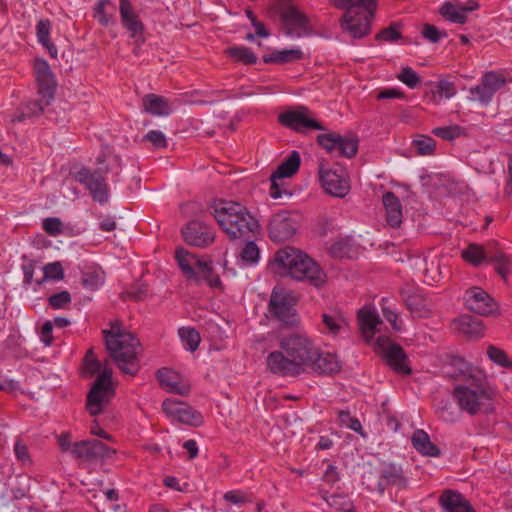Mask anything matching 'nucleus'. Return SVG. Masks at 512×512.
Here are the masks:
<instances>
[{
  "label": "nucleus",
  "mask_w": 512,
  "mask_h": 512,
  "mask_svg": "<svg viewBox=\"0 0 512 512\" xmlns=\"http://www.w3.org/2000/svg\"><path fill=\"white\" fill-rule=\"evenodd\" d=\"M273 272L288 275L297 281H306L321 287L327 280L326 273L317 262L302 251L293 247L279 249L270 263Z\"/></svg>",
  "instance_id": "nucleus-1"
},
{
  "label": "nucleus",
  "mask_w": 512,
  "mask_h": 512,
  "mask_svg": "<svg viewBox=\"0 0 512 512\" xmlns=\"http://www.w3.org/2000/svg\"><path fill=\"white\" fill-rule=\"evenodd\" d=\"M212 209V215L231 240H248L258 231L257 220L238 202L220 201Z\"/></svg>",
  "instance_id": "nucleus-2"
},
{
  "label": "nucleus",
  "mask_w": 512,
  "mask_h": 512,
  "mask_svg": "<svg viewBox=\"0 0 512 512\" xmlns=\"http://www.w3.org/2000/svg\"><path fill=\"white\" fill-rule=\"evenodd\" d=\"M106 348L118 368L125 374L134 376L139 364L137 348L139 340L130 332H121L120 323L112 324L110 330H103Z\"/></svg>",
  "instance_id": "nucleus-3"
},
{
  "label": "nucleus",
  "mask_w": 512,
  "mask_h": 512,
  "mask_svg": "<svg viewBox=\"0 0 512 512\" xmlns=\"http://www.w3.org/2000/svg\"><path fill=\"white\" fill-rule=\"evenodd\" d=\"M331 2L336 8L345 10L340 21L344 32L356 39L370 33L377 0H331Z\"/></svg>",
  "instance_id": "nucleus-4"
},
{
  "label": "nucleus",
  "mask_w": 512,
  "mask_h": 512,
  "mask_svg": "<svg viewBox=\"0 0 512 512\" xmlns=\"http://www.w3.org/2000/svg\"><path fill=\"white\" fill-rule=\"evenodd\" d=\"M454 397L461 410L470 415L488 414L494 411V393L487 383L469 374L465 384L454 389Z\"/></svg>",
  "instance_id": "nucleus-5"
},
{
  "label": "nucleus",
  "mask_w": 512,
  "mask_h": 512,
  "mask_svg": "<svg viewBox=\"0 0 512 512\" xmlns=\"http://www.w3.org/2000/svg\"><path fill=\"white\" fill-rule=\"evenodd\" d=\"M34 74L38 87V95L41 99L28 102L22 108L20 114L12 119L13 122H20L26 118L40 115L44 108L54 99L56 80L46 60L41 58L35 59Z\"/></svg>",
  "instance_id": "nucleus-6"
},
{
  "label": "nucleus",
  "mask_w": 512,
  "mask_h": 512,
  "mask_svg": "<svg viewBox=\"0 0 512 512\" xmlns=\"http://www.w3.org/2000/svg\"><path fill=\"white\" fill-rule=\"evenodd\" d=\"M280 348L297 364L301 372H304L317 356V348L305 334L301 333L284 336L280 341Z\"/></svg>",
  "instance_id": "nucleus-7"
},
{
  "label": "nucleus",
  "mask_w": 512,
  "mask_h": 512,
  "mask_svg": "<svg viewBox=\"0 0 512 512\" xmlns=\"http://www.w3.org/2000/svg\"><path fill=\"white\" fill-rule=\"evenodd\" d=\"M494 249V243H489L487 247L470 244L462 251V257L474 266H478L484 260L494 263L497 273L505 279L511 271V261L506 254Z\"/></svg>",
  "instance_id": "nucleus-8"
},
{
  "label": "nucleus",
  "mask_w": 512,
  "mask_h": 512,
  "mask_svg": "<svg viewBox=\"0 0 512 512\" xmlns=\"http://www.w3.org/2000/svg\"><path fill=\"white\" fill-rule=\"evenodd\" d=\"M278 122L297 133H306L309 130H321L326 128L312 116V112L303 105L293 106L278 115Z\"/></svg>",
  "instance_id": "nucleus-9"
},
{
  "label": "nucleus",
  "mask_w": 512,
  "mask_h": 512,
  "mask_svg": "<svg viewBox=\"0 0 512 512\" xmlns=\"http://www.w3.org/2000/svg\"><path fill=\"white\" fill-rule=\"evenodd\" d=\"M318 173L321 185L328 194L344 198L349 193L350 182L343 167L339 165L328 167L324 161H320Z\"/></svg>",
  "instance_id": "nucleus-10"
},
{
  "label": "nucleus",
  "mask_w": 512,
  "mask_h": 512,
  "mask_svg": "<svg viewBox=\"0 0 512 512\" xmlns=\"http://www.w3.org/2000/svg\"><path fill=\"white\" fill-rule=\"evenodd\" d=\"M299 228V217L288 211L274 214L268 223L269 238L275 243L291 239Z\"/></svg>",
  "instance_id": "nucleus-11"
},
{
  "label": "nucleus",
  "mask_w": 512,
  "mask_h": 512,
  "mask_svg": "<svg viewBox=\"0 0 512 512\" xmlns=\"http://www.w3.org/2000/svg\"><path fill=\"white\" fill-rule=\"evenodd\" d=\"M384 359L394 371L402 374H410L411 368L406 363V354L403 348L392 342L388 337L379 336L376 340Z\"/></svg>",
  "instance_id": "nucleus-12"
},
{
  "label": "nucleus",
  "mask_w": 512,
  "mask_h": 512,
  "mask_svg": "<svg viewBox=\"0 0 512 512\" xmlns=\"http://www.w3.org/2000/svg\"><path fill=\"white\" fill-rule=\"evenodd\" d=\"M78 182L83 184L90 192L93 200L105 204L108 202L109 191L104 176L99 171L81 168L75 175Z\"/></svg>",
  "instance_id": "nucleus-13"
},
{
  "label": "nucleus",
  "mask_w": 512,
  "mask_h": 512,
  "mask_svg": "<svg viewBox=\"0 0 512 512\" xmlns=\"http://www.w3.org/2000/svg\"><path fill=\"white\" fill-rule=\"evenodd\" d=\"M317 143L328 152L337 151L339 156L352 158L358 151L356 138L343 137L336 133L319 134Z\"/></svg>",
  "instance_id": "nucleus-14"
},
{
  "label": "nucleus",
  "mask_w": 512,
  "mask_h": 512,
  "mask_svg": "<svg viewBox=\"0 0 512 512\" xmlns=\"http://www.w3.org/2000/svg\"><path fill=\"white\" fill-rule=\"evenodd\" d=\"M464 299L466 307L470 311L482 316L494 315L498 310L494 299L479 287H473L467 290Z\"/></svg>",
  "instance_id": "nucleus-15"
},
{
  "label": "nucleus",
  "mask_w": 512,
  "mask_h": 512,
  "mask_svg": "<svg viewBox=\"0 0 512 512\" xmlns=\"http://www.w3.org/2000/svg\"><path fill=\"white\" fill-rule=\"evenodd\" d=\"M182 235L187 244L199 248L211 245L215 239L213 228L198 220L190 221L182 229Z\"/></svg>",
  "instance_id": "nucleus-16"
},
{
  "label": "nucleus",
  "mask_w": 512,
  "mask_h": 512,
  "mask_svg": "<svg viewBox=\"0 0 512 512\" xmlns=\"http://www.w3.org/2000/svg\"><path fill=\"white\" fill-rule=\"evenodd\" d=\"M115 453L116 451L114 449L108 447L103 442L96 439L75 442L71 449V454L75 458L86 460H99L108 458Z\"/></svg>",
  "instance_id": "nucleus-17"
},
{
  "label": "nucleus",
  "mask_w": 512,
  "mask_h": 512,
  "mask_svg": "<svg viewBox=\"0 0 512 512\" xmlns=\"http://www.w3.org/2000/svg\"><path fill=\"white\" fill-rule=\"evenodd\" d=\"M119 12L121 22L124 28L129 32L130 38L135 41L136 46L143 44L145 42L144 24L134 12L129 0H120Z\"/></svg>",
  "instance_id": "nucleus-18"
},
{
  "label": "nucleus",
  "mask_w": 512,
  "mask_h": 512,
  "mask_svg": "<svg viewBox=\"0 0 512 512\" xmlns=\"http://www.w3.org/2000/svg\"><path fill=\"white\" fill-rule=\"evenodd\" d=\"M506 83V78L501 73L489 71L483 75L480 85L470 88V94L481 103L488 104L492 96Z\"/></svg>",
  "instance_id": "nucleus-19"
},
{
  "label": "nucleus",
  "mask_w": 512,
  "mask_h": 512,
  "mask_svg": "<svg viewBox=\"0 0 512 512\" xmlns=\"http://www.w3.org/2000/svg\"><path fill=\"white\" fill-rule=\"evenodd\" d=\"M163 411L179 422L191 426H200L203 423L202 415L191 406L179 401L167 399L162 404Z\"/></svg>",
  "instance_id": "nucleus-20"
},
{
  "label": "nucleus",
  "mask_w": 512,
  "mask_h": 512,
  "mask_svg": "<svg viewBox=\"0 0 512 512\" xmlns=\"http://www.w3.org/2000/svg\"><path fill=\"white\" fill-rule=\"evenodd\" d=\"M270 313L286 326H293L297 323V315L293 305L289 302L288 296L273 291L270 303Z\"/></svg>",
  "instance_id": "nucleus-21"
},
{
  "label": "nucleus",
  "mask_w": 512,
  "mask_h": 512,
  "mask_svg": "<svg viewBox=\"0 0 512 512\" xmlns=\"http://www.w3.org/2000/svg\"><path fill=\"white\" fill-rule=\"evenodd\" d=\"M267 366L274 374L297 376L302 372L297 364L284 351H273L267 357Z\"/></svg>",
  "instance_id": "nucleus-22"
},
{
  "label": "nucleus",
  "mask_w": 512,
  "mask_h": 512,
  "mask_svg": "<svg viewBox=\"0 0 512 512\" xmlns=\"http://www.w3.org/2000/svg\"><path fill=\"white\" fill-rule=\"evenodd\" d=\"M114 396L112 387L99 385L96 388V383H93L87 395L86 409L92 416L99 415L103 412V407Z\"/></svg>",
  "instance_id": "nucleus-23"
},
{
  "label": "nucleus",
  "mask_w": 512,
  "mask_h": 512,
  "mask_svg": "<svg viewBox=\"0 0 512 512\" xmlns=\"http://www.w3.org/2000/svg\"><path fill=\"white\" fill-rule=\"evenodd\" d=\"M177 263L188 280H193L197 284L201 283V278L198 276L199 266L203 260L195 254L179 248L175 252Z\"/></svg>",
  "instance_id": "nucleus-24"
},
{
  "label": "nucleus",
  "mask_w": 512,
  "mask_h": 512,
  "mask_svg": "<svg viewBox=\"0 0 512 512\" xmlns=\"http://www.w3.org/2000/svg\"><path fill=\"white\" fill-rule=\"evenodd\" d=\"M156 376L160 385L168 392L186 395L190 390L189 385L181 381L180 375L171 369L161 368L157 371Z\"/></svg>",
  "instance_id": "nucleus-25"
},
{
  "label": "nucleus",
  "mask_w": 512,
  "mask_h": 512,
  "mask_svg": "<svg viewBox=\"0 0 512 512\" xmlns=\"http://www.w3.org/2000/svg\"><path fill=\"white\" fill-rule=\"evenodd\" d=\"M446 512H475L470 502L459 492L445 490L439 499Z\"/></svg>",
  "instance_id": "nucleus-26"
},
{
  "label": "nucleus",
  "mask_w": 512,
  "mask_h": 512,
  "mask_svg": "<svg viewBox=\"0 0 512 512\" xmlns=\"http://www.w3.org/2000/svg\"><path fill=\"white\" fill-rule=\"evenodd\" d=\"M382 202L386 211L387 223L392 228H397L402 223V205L399 198L393 192H386L382 196Z\"/></svg>",
  "instance_id": "nucleus-27"
},
{
  "label": "nucleus",
  "mask_w": 512,
  "mask_h": 512,
  "mask_svg": "<svg viewBox=\"0 0 512 512\" xmlns=\"http://www.w3.org/2000/svg\"><path fill=\"white\" fill-rule=\"evenodd\" d=\"M281 19L289 35L294 34L295 28L306 29L309 24L308 17L293 5H288L282 10Z\"/></svg>",
  "instance_id": "nucleus-28"
},
{
  "label": "nucleus",
  "mask_w": 512,
  "mask_h": 512,
  "mask_svg": "<svg viewBox=\"0 0 512 512\" xmlns=\"http://www.w3.org/2000/svg\"><path fill=\"white\" fill-rule=\"evenodd\" d=\"M308 367L320 374L332 375L340 371V364L336 355L331 353H320L317 349V356L312 359Z\"/></svg>",
  "instance_id": "nucleus-29"
},
{
  "label": "nucleus",
  "mask_w": 512,
  "mask_h": 512,
  "mask_svg": "<svg viewBox=\"0 0 512 512\" xmlns=\"http://www.w3.org/2000/svg\"><path fill=\"white\" fill-rule=\"evenodd\" d=\"M144 111L156 116H168L172 109L169 101L157 94H147L142 98Z\"/></svg>",
  "instance_id": "nucleus-30"
},
{
  "label": "nucleus",
  "mask_w": 512,
  "mask_h": 512,
  "mask_svg": "<svg viewBox=\"0 0 512 512\" xmlns=\"http://www.w3.org/2000/svg\"><path fill=\"white\" fill-rule=\"evenodd\" d=\"M359 327L364 337L369 340L375 334L377 326L382 324L379 316L370 308H362L358 313Z\"/></svg>",
  "instance_id": "nucleus-31"
},
{
  "label": "nucleus",
  "mask_w": 512,
  "mask_h": 512,
  "mask_svg": "<svg viewBox=\"0 0 512 512\" xmlns=\"http://www.w3.org/2000/svg\"><path fill=\"white\" fill-rule=\"evenodd\" d=\"M411 442L416 451L424 456L437 457L440 455V449L431 442L429 435L422 429L413 433Z\"/></svg>",
  "instance_id": "nucleus-32"
},
{
  "label": "nucleus",
  "mask_w": 512,
  "mask_h": 512,
  "mask_svg": "<svg viewBox=\"0 0 512 512\" xmlns=\"http://www.w3.org/2000/svg\"><path fill=\"white\" fill-rule=\"evenodd\" d=\"M457 329L467 336L479 337L483 335L484 325L477 317L462 315L457 320Z\"/></svg>",
  "instance_id": "nucleus-33"
},
{
  "label": "nucleus",
  "mask_w": 512,
  "mask_h": 512,
  "mask_svg": "<svg viewBox=\"0 0 512 512\" xmlns=\"http://www.w3.org/2000/svg\"><path fill=\"white\" fill-rule=\"evenodd\" d=\"M97 165L98 167L95 171H99V174L102 176L111 173L118 177L122 167L120 157L112 153L100 155L97 158Z\"/></svg>",
  "instance_id": "nucleus-34"
},
{
  "label": "nucleus",
  "mask_w": 512,
  "mask_h": 512,
  "mask_svg": "<svg viewBox=\"0 0 512 512\" xmlns=\"http://www.w3.org/2000/svg\"><path fill=\"white\" fill-rule=\"evenodd\" d=\"M318 492L321 498L326 501L330 507H333L342 512H355V506L353 502L346 495L333 494L329 496L328 490L322 487L319 488Z\"/></svg>",
  "instance_id": "nucleus-35"
},
{
  "label": "nucleus",
  "mask_w": 512,
  "mask_h": 512,
  "mask_svg": "<svg viewBox=\"0 0 512 512\" xmlns=\"http://www.w3.org/2000/svg\"><path fill=\"white\" fill-rule=\"evenodd\" d=\"M301 163L299 152L292 151L290 155L278 166L272 174L274 178H289L297 173Z\"/></svg>",
  "instance_id": "nucleus-36"
},
{
  "label": "nucleus",
  "mask_w": 512,
  "mask_h": 512,
  "mask_svg": "<svg viewBox=\"0 0 512 512\" xmlns=\"http://www.w3.org/2000/svg\"><path fill=\"white\" fill-rule=\"evenodd\" d=\"M405 303L407 308L415 317H426L430 313L429 309L427 308L426 300L421 295H408L405 298Z\"/></svg>",
  "instance_id": "nucleus-37"
},
{
  "label": "nucleus",
  "mask_w": 512,
  "mask_h": 512,
  "mask_svg": "<svg viewBox=\"0 0 512 512\" xmlns=\"http://www.w3.org/2000/svg\"><path fill=\"white\" fill-rule=\"evenodd\" d=\"M440 14L446 18L447 20L457 23V24H465L467 21V16L461 12V9L458 3L453 4L451 2H445L440 8Z\"/></svg>",
  "instance_id": "nucleus-38"
},
{
  "label": "nucleus",
  "mask_w": 512,
  "mask_h": 512,
  "mask_svg": "<svg viewBox=\"0 0 512 512\" xmlns=\"http://www.w3.org/2000/svg\"><path fill=\"white\" fill-rule=\"evenodd\" d=\"M322 323L325 329L334 335L338 334L347 324L345 318L337 312L324 313Z\"/></svg>",
  "instance_id": "nucleus-39"
},
{
  "label": "nucleus",
  "mask_w": 512,
  "mask_h": 512,
  "mask_svg": "<svg viewBox=\"0 0 512 512\" xmlns=\"http://www.w3.org/2000/svg\"><path fill=\"white\" fill-rule=\"evenodd\" d=\"M107 6L115 10V6L110 0H99L94 7V17L102 26H108L110 23H114V16L107 12Z\"/></svg>",
  "instance_id": "nucleus-40"
},
{
  "label": "nucleus",
  "mask_w": 512,
  "mask_h": 512,
  "mask_svg": "<svg viewBox=\"0 0 512 512\" xmlns=\"http://www.w3.org/2000/svg\"><path fill=\"white\" fill-rule=\"evenodd\" d=\"M198 276L201 278V281L205 280L212 288H216L221 285L219 276L214 272L211 264L207 261L203 260L201 266H199Z\"/></svg>",
  "instance_id": "nucleus-41"
},
{
  "label": "nucleus",
  "mask_w": 512,
  "mask_h": 512,
  "mask_svg": "<svg viewBox=\"0 0 512 512\" xmlns=\"http://www.w3.org/2000/svg\"><path fill=\"white\" fill-rule=\"evenodd\" d=\"M418 155H432L436 148V141L428 136L421 135L413 141Z\"/></svg>",
  "instance_id": "nucleus-42"
},
{
  "label": "nucleus",
  "mask_w": 512,
  "mask_h": 512,
  "mask_svg": "<svg viewBox=\"0 0 512 512\" xmlns=\"http://www.w3.org/2000/svg\"><path fill=\"white\" fill-rule=\"evenodd\" d=\"M230 57L245 64L256 63V55L247 47H232L227 50Z\"/></svg>",
  "instance_id": "nucleus-43"
},
{
  "label": "nucleus",
  "mask_w": 512,
  "mask_h": 512,
  "mask_svg": "<svg viewBox=\"0 0 512 512\" xmlns=\"http://www.w3.org/2000/svg\"><path fill=\"white\" fill-rule=\"evenodd\" d=\"M179 335L192 352L198 348L201 338L196 329L182 327L179 329Z\"/></svg>",
  "instance_id": "nucleus-44"
},
{
  "label": "nucleus",
  "mask_w": 512,
  "mask_h": 512,
  "mask_svg": "<svg viewBox=\"0 0 512 512\" xmlns=\"http://www.w3.org/2000/svg\"><path fill=\"white\" fill-rule=\"evenodd\" d=\"M44 276L38 280V284H42L46 279L62 280L64 278V271L60 262L48 263L43 267Z\"/></svg>",
  "instance_id": "nucleus-45"
},
{
  "label": "nucleus",
  "mask_w": 512,
  "mask_h": 512,
  "mask_svg": "<svg viewBox=\"0 0 512 512\" xmlns=\"http://www.w3.org/2000/svg\"><path fill=\"white\" fill-rule=\"evenodd\" d=\"M245 241L246 244L240 253L241 259L250 264L257 263L260 257V250L258 246L254 241H251L250 239Z\"/></svg>",
  "instance_id": "nucleus-46"
},
{
  "label": "nucleus",
  "mask_w": 512,
  "mask_h": 512,
  "mask_svg": "<svg viewBox=\"0 0 512 512\" xmlns=\"http://www.w3.org/2000/svg\"><path fill=\"white\" fill-rule=\"evenodd\" d=\"M487 355L494 363L505 368H512V361L508 359L505 351L491 345L487 348Z\"/></svg>",
  "instance_id": "nucleus-47"
},
{
  "label": "nucleus",
  "mask_w": 512,
  "mask_h": 512,
  "mask_svg": "<svg viewBox=\"0 0 512 512\" xmlns=\"http://www.w3.org/2000/svg\"><path fill=\"white\" fill-rule=\"evenodd\" d=\"M338 418L341 424L365 437L360 421L352 417L349 411H339Z\"/></svg>",
  "instance_id": "nucleus-48"
},
{
  "label": "nucleus",
  "mask_w": 512,
  "mask_h": 512,
  "mask_svg": "<svg viewBox=\"0 0 512 512\" xmlns=\"http://www.w3.org/2000/svg\"><path fill=\"white\" fill-rule=\"evenodd\" d=\"M397 78L409 88H415L421 81L419 75L410 67H404Z\"/></svg>",
  "instance_id": "nucleus-49"
},
{
  "label": "nucleus",
  "mask_w": 512,
  "mask_h": 512,
  "mask_svg": "<svg viewBox=\"0 0 512 512\" xmlns=\"http://www.w3.org/2000/svg\"><path fill=\"white\" fill-rule=\"evenodd\" d=\"M51 22L49 19H41L36 25V36L40 44L50 41Z\"/></svg>",
  "instance_id": "nucleus-50"
},
{
  "label": "nucleus",
  "mask_w": 512,
  "mask_h": 512,
  "mask_svg": "<svg viewBox=\"0 0 512 512\" xmlns=\"http://www.w3.org/2000/svg\"><path fill=\"white\" fill-rule=\"evenodd\" d=\"M303 58V52L298 48L278 51V64H285L300 60Z\"/></svg>",
  "instance_id": "nucleus-51"
},
{
  "label": "nucleus",
  "mask_w": 512,
  "mask_h": 512,
  "mask_svg": "<svg viewBox=\"0 0 512 512\" xmlns=\"http://www.w3.org/2000/svg\"><path fill=\"white\" fill-rule=\"evenodd\" d=\"M142 141L151 142L155 148H166L168 145L165 135L158 130L149 131L143 136Z\"/></svg>",
  "instance_id": "nucleus-52"
},
{
  "label": "nucleus",
  "mask_w": 512,
  "mask_h": 512,
  "mask_svg": "<svg viewBox=\"0 0 512 512\" xmlns=\"http://www.w3.org/2000/svg\"><path fill=\"white\" fill-rule=\"evenodd\" d=\"M461 129L458 126L437 127L432 133L444 140H453L460 135Z\"/></svg>",
  "instance_id": "nucleus-53"
},
{
  "label": "nucleus",
  "mask_w": 512,
  "mask_h": 512,
  "mask_svg": "<svg viewBox=\"0 0 512 512\" xmlns=\"http://www.w3.org/2000/svg\"><path fill=\"white\" fill-rule=\"evenodd\" d=\"M422 36L432 43H437L442 37H446L445 31H440L436 26L425 24L422 29Z\"/></svg>",
  "instance_id": "nucleus-54"
},
{
  "label": "nucleus",
  "mask_w": 512,
  "mask_h": 512,
  "mask_svg": "<svg viewBox=\"0 0 512 512\" xmlns=\"http://www.w3.org/2000/svg\"><path fill=\"white\" fill-rule=\"evenodd\" d=\"M401 38V33L397 30L396 24H392L387 28L382 29L376 36L375 39L378 41H389L393 42Z\"/></svg>",
  "instance_id": "nucleus-55"
},
{
  "label": "nucleus",
  "mask_w": 512,
  "mask_h": 512,
  "mask_svg": "<svg viewBox=\"0 0 512 512\" xmlns=\"http://www.w3.org/2000/svg\"><path fill=\"white\" fill-rule=\"evenodd\" d=\"M48 301L54 309H61L71 302V295L68 291H61L50 296Z\"/></svg>",
  "instance_id": "nucleus-56"
},
{
  "label": "nucleus",
  "mask_w": 512,
  "mask_h": 512,
  "mask_svg": "<svg viewBox=\"0 0 512 512\" xmlns=\"http://www.w3.org/2000/svg\"><path fill=\"white\" fill-rule=\"evenodd\" d=\"M62 222L59 218L49 217L43 221V229L51 236H57L62 232Z\"/></svg>",
  "instance_id": "nucleus-57"
},
{
  "label": "nucleus",
  "mask_w": 512,
  "mask_h": 512,
  "mask_svg": "<svg viewBox=\"0 0 512 512\" xmlns=\"http://www.w3.org/2000/svg\"><path fill=\"white\" fill-rule=\"evenodd\" d=\"M102 277L97 272L87 273L82 278V285L90 290L97 289L102 284Z\"/></svg>",
  "instance_id": "nucleus-58"
},
{
  "label": "nucleus",
  "mask_w": 512,
  "mask_h": 512,
  "mask_svg": "<svg viewBox=\"0 0 512 512\" xmlns=\"http://www.w3.org/2000/svg\"><path fill=\"white\" fill-rule=\"evenodd\" d=\"M431 267H428V263L426 262V268L424 270V278L425 282L432 284L433 282H437L440 279L441 272L439 270L438 263L431 262Z\"/></svg>",
  "instance_id": "nucleus-59"
},
{
  "label": "nucleus",
  "mask_w": 512,
  "mask_h": 512,
  "mask_svg": "<svg viewBox=\"0 0 512 512\" xmlns=\"http://www.w3.org/2000/svg\"><path fill=\"white\" fill-rule=\"evenodd\" d=\"M450 365L458 371V373L450 374L451 376H454V377L464 376L465 377L466 375H468L469 366L463 358L458 357V356L452 357Z\"/></svg>",
  "instance_id": "nucleus-60"
},
{
  "label": "nucleus",
  "mask_w": 512,
  "mask_h": 512,
  "mask_svg": "<svg viewBox=\"0 0 512 512\" xmlns=\"http://www.w3.org/2000/svg\"><path fill=\"white\" fill-rule=\"evenodd\" d=\"M270 180H271V186H270L269 194L272 198L279 199L283 195H289L288 192L286 191V189H284L282 187V184L280 183V181L282 180L281 178H274V176L271 175Z\"/></svg>",
  "instance_id": "nucleus-61"
},
{
  "label": "nucleus",
  "mask_w": 512,
  "mask_h": 512,
  "mask_svg": "<svg viewBox=\"0 0 512 512\" xmlns=\"http://www.w3.org/2000/svg\"><path fill=\"white\" fill-rule=\"evenodd\" d=\"M438 93L441 97L445 98H451L455 95L456 89L454 83L447 81V80H441L438 82L437 85Z\"/></svg>",
  "instance_id": "nucleus-62"
},
{
  "label": "nucleus",
  "mask_w": 512,
  "mask_h": 512,
  "mask_svg": "<svg viewBox=\"0 0 512 512\" xmlns=\"http://www.w3.org/2000/svg\"><path fill=\"white\" fill-rule=\"evenodd\" d=\"M53 323L51 321H46L41 328V341L45 344V346H50L53 343Z\"/></svg>",
  "instance_id": "nucleus-63"
},
{
  "label": "nucleus",
  "mask_w": 512,
  "mask_h": 512,
  "mask_svg": "<svg viewBox=\"0 0 512 512\" xmlns=\"http://www.w3.org/2000/svg\"><path fill=\"white\" fill-rule=\"evenodd\" d=\"M382 478L387 481L388 484H396L401 480V471L395 468H387L382 471Z\"/></svg>",
  "instance_id": "nucleus-64"
}]
</instances>
